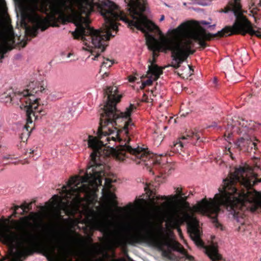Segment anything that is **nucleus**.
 <instances>
[{
  "instance_id": "nucleus-1",
  "label": "nucleus",
  "mask_w": 261,
  "mask_h": 261,
  "mask_svg": "<svg viewBox=\"0 0 261 261\" xmlns=\"http://www.w3.org/2000/svg\"><path fill=\"white\" fill-rule=\"evenodd\" d=\"M115 99L116 101H114L111 100L109 97L108 98L105 119L101 120V125L99 126L97 133L98 137L101 139L103 137H106V140L108 142L117 140L120 143L115 148L112 147L114 153L118 160H123L125 158H128L126 153H129L145 162L148 156L145 148L139 146L132 147L129 145L130 138L123 141L119 137L120 133L122 132H124L126 136H128V127L134 125L130 116L133 110L136 109V107L134 105L130 103L129 107L126 108L124 112H121L116 108V104L120 101L121 97Z\"/></svg>"
},
{
  "instance_id": "nucleus-2",
  "label": "nucleus",
  "mask_w": 261,
  "mask_h": 261,
  "mask_svg": "<svg viewBox=\"0 0 261 261\" xmlns=\"http://www.w3.org/2000/svg\"><path fill=\"white\" fill-rule=\"evenodd\" d=\"M132 9L134 12V15L131 18L132 20H129L127 15L123 11L118 9V6L113 1L111 0H101L98 3V9L100 15L104 18L105 22L107 25V31L106 35V40H109L111 37H113L115 34H113L111 31L113 30L116 32L118 31V27L117 23V20H121L127 24V27L131 29L133 27L136 28L145 34L146 37V44L148 46V49L152 51V56L153 60H151L154 63L155 62V57H158V55L154 51L159 50L163 51L162 44L160 47L156 46V42L157 41L155 36L149 33V32L153 30H159V27L152 21L150 20L144 14L136 10L137 3L133 2L132 3Z\"/></svg>"
},
{
  "instance_id": "nucleus-3",
  "label": "nucleus",
  "mask_w": 261,
  "mask_h": 261,
  "mask_svg": "<svg viewBox=\"0 0 261 261\" xmlns=\"http://www.w3.org/2000/svg\"><path fill=\"white\" fill-rule=\"evenodd\" d=\"M35 213L32 212L30 215L21 217L19 220H12L10 225L6 224L8 219L2 220V224H6L9 228L16 232L18 236L17 242L14 244L6 243L0 238V241L4 244L11 247L8 256L4 257L0 261H5L10 256L15 261H23L27 256L33 255L35 252H39L37 249V236L34 231V226L31 222L32 215Z\"/></svg>"
},
{
  "instance_id": "nucleus-4",
  "label": "nucleus",
  "mask_w": 261,
  "mask_h": 261,
  "mask_svg": "<svg viewBox=\"0 0 261 261\" xmlns=\"http://www.w3.org/2000/svg\"><path fill=\"white\" fill-rule=\"evenodd\" d=\"M56 13L59 15V19L63 24L72 22L76 27L75 30L71 32L74 39L81 38L83 41H90L95 48H101V52L105 51L106 47L102 42L103 39L100 36V31L88 24L84 27L83 24L84 17L76 14V11L72 5H69L65 2H62L57 6Z\"/></svg>"
},
{
  "instance_id": "nucleus-5",
  "label": "nucleus",
  "mask_w": 261,
  "mask_h": 261,
  "mask_svg": "<svg viewBox=\"0 0 261 261\" xmlns=\"http://www.w3.org/2000/svg\"><path fill=\"white\" fill-rule=\"evenodd\" d=\"M90 217H91L95 229L102 233L106 239L109 240L116 247L124 246L127 243L134 245L140 242L145 243L148 246H152L154 244V240L149 235L151 228L148 223H141L137 227L141 233L135 238L129 237L126 242L125 239L116 234L117 228L112 221L101 217L94 218L92 214Z\"/></svg>"
},
{
  "instance_id": "nucleus-6",
  "label": "nucleus",
  "mask_w": 261,
  "mask_h": 261,
  "mask_svg": "<svg viewBox=\"0 0 261 261\" xmlns=\"http://www.w3.org/2000/svg\"><path fill=\"white\" fill-rule=\"evenodd\" d=\"M228 4L229 6L220 10L219 13H232L236 20L231 26L226 25L216 33H206L202 28L203 31L193 34L192 38L198 42L201 48L204 49L206 47L207 44L205 41H210L214 37L222 38L234 35L236 31L243 25V22L246 20V17L243 14L240 0H233L229 2Z\"/></svg>"
},
{
  "instance_id": "nucleus-7",
  "label": "nucleus",
  "mask_w": 261,
  "mask_h": 261,
  "mask_svg": "<svg viewBox=\"0 0 261 261\" xmlns=\"http://www.w3.org/2000/svg\"><path fill=\"white\" fill-rule=\"evenodd\" d=\"M247 170H248L247 168L245 169L243 167L236 168L229 178L223 180L224 187L223 190H219V194H220L219 199V203L226 206L227 210L232 213L233 217L238 222L240 221L236 209L244 206V198L246 197V194L239 192L236 187L235 184L237 182H240L242 185L243 178L241 180L238 174L245 173ZM242 177H244L242 176Z\"/></svg>"
},
{
  "instance_id": "nucleus-8",
  "label": "nucleus",
  "mask_w": 261,
  "mask_h": 261,
  "mask_svg": "<svg viewBox=\"0 0 261 261\" xmlns=\"http://www.w3.org/2000/svg\"><path fill=\"white\" fill-rule=\"evenodd\" d=\"M88 138V147L92 149L93 151L90 154L91 160L88 164L87 171L85 175L81 177L80 182L82 184L98 182L101 184L102 177L105 175V165L101 163H98L97 158L99 150L102 147L106 146L107 143L105 144L103 141L99 140L92 136L89 135Z\"/></svg>"
},
{
  "instance_id": "nucleus-9",
  "label": "nucleus",
  "mask_w": 261,
  "mask_h": 261,
  "mask_svg": "<svg viewBox=\"0 0 261 261\" xmlns=\"http://www.w3.org/2000/svg\"><path fill=\"white\" fill-rule=\"evenodd\" d=\"M193 35V34L192 35ZM191 39L185 40L183 43H176L174 41L168 39L164 41L162 44L163 52L166 53L167 50L171 51V58L173 61L182 64L186 61L190 55H192L195 53V50L192 49L194 43L191 36ZM195 42H196L195 40Z\"/></svg>"
},
{
  "instance_id": "nucleus-10",
  "label": "nucleus",
  "mask_w": 261,
  "mask_h": 261,
  "mask_svg": "<svg viewBox=\"0 0 261 261\" xmlns=\"http://www.w3.org/2000/svg\"><path fill=\"white\" fill-rule=\"evenodd\" d=\"M188 232L194 243L198 247L203 248L205 254L211 261H222V255L219 253L217 246L214 245L204 246L200 238L201 231L199 227V222L197 219L190 217L187 223Z\"/></svg>"
},
{
  "instance_id": "nucleus-11",
  "label": "nucleus",
  "mask_w": 261,
  "mask_h": 261,
  "mask_svg": "<svg viewBox=\"0 0 261 261\" xmlns=\"http://www.w3.org/2000/svg\"><path fill=\"white\" fill-rule=\"evenodd\" d=\"M220 197V194H216L215 196V200L208 201L206 200V198H203L198 203L197 205L196 206V208L197 211L203 212L208 215L212 214H216V216L211 218L212 222L214 223L215 226L217 228H220L221 230H223V226L218 221V220L217 219V214L220 211V205L223 206L224 207H225L226 210L228 212H229L232 215L233 219H235L236 220H237L233 217L232 213L228 211L226 206L219 203V199ZM243 207V206H242L240 208L236 209V212L238 213V216L239 217V220L240 221L238 222V223H242L241 220L243 219V218L242 216V214L239 212V210H242ZM236 221L238 222L237 221Z\"/></svg>"
},
{
  "instance_id": "nucleus-12",
  "label": "nucleus",
  "mask_w": 261,
  "mask_h": 261,
  "mask_svg": "<svg viewBox=\"0 0 261 261\" xmlns=\"http://www.w3.org/2000/svg\"><path fill=\"white\" fill-rule=\"evenodd\" d=\"M43 254L48 260L55 259L58 256H67L69 255L70 246L67 241L58 243L56 246L46 245L43 246Z\"/></svg>"
},
{
  "instance_id": "nucleus-13",
  "label": "nucleus",
  "mask_w": 261,
  "mask_h": 261,
  "mask_svg": "<svg viewBox=\"0 0 261 261\" xmlns=\"http://www.w3.org/2000/svg\"><path fill=\"white\" fill-rule=\"evenodd\" d=\"M33 19L36 27L29 31L30 35L33 38L38 35L39 29L41 31H44L50 25V22L47 18H44L37 13H34Z\"/></svg>"
},
{
  "instance_id": "nucleus-14",
  "label": "nucleus",
  "mask_w": 261,
  "mask_h": 261,
  "mask_svg": "<svg viewBox=\"0 0 261 261\" xmlns=\"http://www.w3.org/2000/svg\"><path fill=\"white\" fill-rule=\"evenodd\" d=\"M2 221L0 220V222ZM18 234L13 231L5 223H0V238L3 239L6 243L14 244L18 241Z\"/></svg>"
},
{
  "instance_id": "nucleus-15",
  "label": "nucleus",
  "mask_w": 261,
  "mask_h": 261,
  "mask_svg": "<svg viewBox=\"0 0 261 261\" xmlns=\"http://www.w3.org/2000/svg\"><path fill=\"white\" fill-rule=\"evenodd\" d=\"M117 91V88L114 89L113 87H108L105 90H104V94L105 96H107V99L106 100V101L105 102L104 105L101 107L100 109L101 112L100 113V120H99V126L101 125V120L102 119H105V114L106 112V109L107 108V107H106V103L107 102L108 98L109 97L110 99L111 100H113L115 101H116V98L118 97H122L121 95H119L118 96H116L114 94V93H116Z\"/></svg>"
},
{
  "instance_id": "nucleus-16",
  "label": "nucleus",
  "mask_w": 261,
  "mask_h": 261,
  "mask_svg": "<svg viewBox=\"0 0 261 261\" xmlns=\"http://www.w3.org/2000/svg\"><path fill=\"white\" fill-rule=\"evenodd\" d=\"M247 34L251 36H255L261 38V33L254 30L251 23L246 18V20L243 22V25L240 28H238L234 34H241L242 36H245Z\"/></svg>"
},
{
  "instance_id": "nucleus-17",
  "label": "nucleus",
  "mask_w": 261,
  "mask_h": 261,
  "mask_svg": "<svg viewBox=\"0 0 261 261\" xmlns=\"http://www.w3.org/2000/svg\"><path fill=\"white\" fill-rule=\"evenodd\" d=\"M166 227L168 229H176L179 234L181 233L179 226L181 223L180 217L176 214H167L166 216Z\"/></svg>"
},
{
  "instance_id": "nucleus-18",
  "label": "nucleus",
  "mask_w": 261,
  "mask_h": 261,
  "mask_svg": "<svg viewBox=\"0 0 261 261\" xmlns=\"http://www.w3.org/2000/svg\"><path fill=\"white\" fill-rule=\"evenodd\" d=\"M23 97L25 99V102L28 105L25 106V108H30V106L32 107V110L36 111L38 109V105H39V100L40 98H38L35 93H28V91H22ZM39 95V94H36Z\"/></svg>"
},
{
  "instance_id": "nucleus-19",
  "label": "nucleus",
  "mask_w": 261,
  "mask_h": 261,
  "mask_svg": "<svg viewBox=\"0 0 261 261\" xmlns=\"http://www.w3.org/2000/svg\"><path fill=\"white\" fill-rule=\"evenodd\" d=\"M148 62L150 63V65L148 67L147 73L151 74L152 76H153V80L156 81L159 79L160 75L163 74V68L157 64H154L151 61L150 59L148 60Z\"/></svg>"
},
{
  "instance_id": "nucleus-20",
  "label": "nucleus",
  "mask_w": 261,
  "mask_h": 261,
  "mask_svg": "<svg viewBox=\"0 0 261 261\" xmlns=\"http://www.w3.org/2000/svg\"><path fill=\"white\" fill-rule=\"evenodd\" d=\"M23 91H28V93L35 94L42 93L46 91V89L37 82H31L27 85V88Z\"/></svg>"
},
{
  "instance_id": "nucleus-21",
  "label": "nucleus",
  "mask_w": 261,
  "mask_h": 261,
  "mask_svg": "<svg viewBox=\"0 0 261 261\" xmlns=\"http://www.w3.org/2000/svg\"><path fill=\"white\" fill-rule=\"evenodd\" d=\"M3 33V25L0 22V36ZM11 48L9 43L6 41H3L0 44V60H2L4 58V54H6L8 50H11ZM2 61H0L1 62Z\"/></svg>"
},
{
  "instance_id": "nucleus-22",
  "label": "nucleus",
  "mask_w": 261,
  "mask_h": 261,
  "mask_svg": "<svg viewBox=\"0 0 261 261\" xmlns=\"http://www.w3.org/2000/svg\"><path fill=\"white\" fill-rule=\"evenodd\" d=\"M253 178L254 180L252 181L248 178L243 177L242 185L247 189H251L252 187L261 182V178L260 179H258L257 177Z\"/></svg>"
},
{
  "instance_id": "nucleus-23",
  "label": "nucleus",
  "mask_w": 261,
  "mask_h": 261,
  "mask_svg": "<svg viewBox=\"0 0 261 261\" xmlns=\"http://www.w3.org/2000/svg\"><path fill=\"white\" fill-rule=\"evenodd\" d=\"M26 114H27V124H31L33 123L32 120V116L35 117V119L36 120L38 119L39 115L38 114H36V111L34 110H32V107L30 106V108H28L26 110Z\"/></svg>"
},
{
  "instance_id": "nucleus-24",
  "label": "nucleus",
  "mask_w": 261,
  "mask_h": 261,
  "mask_svg": "<svg viewBox=\"0 0 261 261\" xmlns=\"http://www.w3.org/2000/svg\"><path fill=\"white\" fill-rule=\"evenodd\" d=\"M65 214L68 216H73L75 215L77 208L72 204L66 203L64 208Z\"/></svg>"
},
{
  "instance_id": "nucleus-25",
  "label": "nucleus",
  "mask_w": 261,
  "mask_h": 261,
  "mask_svg": "<svg viewBox=\"0 0 261 261\" xmlns=\"http://www.w3.org/2000/svg\"><path fill=\"white\" fill-rule=\"evenodd\" d=\"M21 92H19L17 94L16 93H12L9 95V97L10 98V101L13 103H17L19 104L18 102L20 101V100L23 97V94L21 93Z\"/></svg>"
},
{
  "instance_id": "nucleus-26",
  "label": "nucleus",
  "mask_w": 261,
  "mask_h": 261,
  "mask_svg": "<svg viewBox=\"0 0 261 261\" xmlns=\"http://www.w3.org/2000/svg\"><path fill=\"white\" fill-rule=\"evenodd\" d=\"M247 169L250 172L252 177H258V174L256 172L259 170L261 171V166L257 162H255L253 167H248Z\"/></svg>"
},
{
  "instance_id": "nucleus-27",
  "label": "nucleus",
  "mask_w": 261,
  "mask_h": 261,
  "mask_svg": "<svg viewBox=\"0 0 261 261\" xmlns=\"http://www.w3.org/2000/svg\"><path fill=\"white\" fill-rule=\"evenodd\" d=\"M128 2H126V0H125V3L127 4V7L126 8L127 11L128 12L129 15L131 17H132V15H134V12L133 11V9H130L132 7H133L132 5V3L133 2H136L137 3V7L136 8V10L137 11H139V8L140 6V2H139L140 0H127Z\"/></svg>"
},
{
  "instance_id": "nucleus-28",
  "label": "nucleus",
  "mask_w": 261,
  "mask_h": 261,
  "mask_svg": "<svg viewBox=\"0 0 261 261\" xmlns=\"http://www.w3.org/2000/svg\"><path fill=\"white\" fill-rule=\"evenodd\" d=\"M191 138L196 139L197 141H198L199 142H203L202 139H201V138H200L199 134L197 132H191L189 133V134H188L187 135V137H186L185 136H182L181 138V139L182 140H184V139H189Z\"/></svg>"
},
{
  "instance_id": "nucleus-29",
  "label": "nucleus",
  "mask_w": 261,
  "mask_h": 261,
  "mask_svg": "<svg viewBox=\"0 0 261 261\" xmlns=\"http://www.w3.org/2000/svg\"><path fill=\"white\" fill-rule=\"evenodd\" d=\"M103 58L106 60V61H103L102 63V64L100 66V69L99 70V73L102 72V70L103 68H108L110 67L114 63V60H110L109 58H106L104 57H103Z\"/></svg>"
},
{
  "instance_id": "nucleus-30",
  "label": "nucleus",
  "mask_w": 261,
  "mask_h": 261,
  "mask_svg": "<svg viewBox=\"0 0 261 261\" xmlns=\"http://www.w3.org/2000/svg\"><path fill=\"white\" fill-rule=\"evenodd\" d=\"M224 68L227 72L231 71L234 69V67L233 66V63L231 59H228V60L225 62Z\"/></svg>"
},
{
  "instance_id": "nucleus-31",
  "label": "nucleus",
  "mask_w": 261,
  "mask_h": 261,
  "mask_svg": "<svg viewBox=\"0 0 261 261\" xmlns=\"http://www.w3.org/2000/svg\"><path fill=\"white\" fill-rule=\"evenodd\" d=\"M188 24L186 22H182L180 25H179L176 28L174 29L171 30V29H169L168 31V33H170L171 31H173L174 33H181L184 29H185L187 28Z\"/></svg>"
},
{
  "instance_id": "nucleus-32",
  "label": "nucleus",
  "mask_w": 261,
  "mask_h": 261,
  "mask_svg": "<svg viewBox=\"0 0 261 261\" xmlns=\"http://www.w3.org/2000/svg\"><path fill=\"white\" fill-rule=\"evenodd\" d=\"M181 189L177 188L176 189V191H177V192L178 193V194L174 195V196L176 197L177 198H179L180 200L182 201H186L188 199L189 196H185V194L181 192Z\"/></svg>"
},
{
  "instance_id": "nucleus-33",
  "label": "nucleus",
  "mask_w": 261,
  "mask_h": 261,
  "mask_svg": "<svg viewBox=\"0 0 261 261\" xmlns=\"http://www.w3.org/2000/svg\"><path fill=\"white\" fill-rule=\"evenodd\" d=\"M153 77L152 75H150L148 77V79L146 81H145L142 83L141 86H140V89H144L147 86H150L152 84L153 81Z\"/></svg>"
},
{
  "instance_id": "nucleus-34",
  "label": "nucleus",
  "mask_w": 261,
  "mask_h": 261,
  "mask_svg": "<svg viewBox=\"0 0 261 261\" xmlns=\"http://www.w3.org/2000/svg\"><path fill=\"white\" fill-rule=\"evenodd\" d=\"M164 245L167 246L169 249H170L173 251L180 252L178 248L179 244L178 243L174 245H171L169 243L166 242L164 243Z\"/></svg>"
},
{
  "instance_id": "nucleus-35",
  "label": "nucleus",
  "mask_w": 261,
  "mask_h": 261,
  "mask_svg": "<svg viewBox=\"0 0 261 261\" xmlns=\"http://www.w3.org/2000/svg\"><path fill=\"white\" fill-rule=\"evenodd\" d=\"M69 186L70 187V189L69 190H67L66 189L65 186H63V188L65 189L64 190V191L66 192V195L67 196L71 195L72 192H75L79 190V188H75L74 187H71L70 185H69Z\"/></svg>"
},
{
  "instance_id": "nucleus-36",
  "label": "nucleus",
  "mask_w": 261,
  "mask_h": 261,
  "mask_svg": "<svg viewBox=\"0 0 261 261\" xmlns=\"http://www.w3.org/2000/svg\"><path fill=\"white\" fill-rule=\"evenodd\" d=\"M193 74V72H191L190 70H187L186 73H178V74L182 79H188L189 77H190Z\"/></svg>"
},
{
  "instance_id": "nucleus-37",
  "label": "nucleus",
  "mask_w": 261,
  "mask_h": 261,
  "mask_svg": "<svg viewBox=\"0 0 261 261\" xmlns=\"http://www.w3.org/2000/svg\"><path fill=\"white\" fill-rule=\"evenodd\" d=\"M197 4L202 6H206L211 4V0H199Z\"/></svg>"
},
{
  "instance_id": "nucleus-38",
  "label": "nucleus",
  "mask_w": 261,
  "mask_h": 261,
  "mask_svg": "<svg viewBox=\"0 0 261 261\" xmlns=\"http://www.w3.org/2000/svg\"><path fill=\"white\" fill-rule=\"evenodd\" d=\"M32 202H30L29 203H27L25 202L22 203L21 205V208H23L24 210H31L32 207Z\"/></svg>"
},
{
  "instance_id": "nucleus-39",
  "label": "nucleus",
  "mask_w": 261,
  "mask_h": 261,
  "mask_svg": "<svg viewBox=\"0 0 261 261\" xmlns=\"http://www.w3.org/2000/svg\"><path fill=\"white\" fill-rule=\"evenodd\" d=\"M244 137L245 138V141H247V144H249L254 141H257V140L256 139L255 137H252L248 135H246Z\"/></svg>"
},
{
  "instance_id": "nucleus-40",
  "label": "nucleus",
  "mask_w": 261,
  "mask_h": 261,
  "mask_svg": "<svg viewBox=\"0 0 261 261\" xmlns=\"http://www.w3.org/2000/svg\"><path fill=\"white\" fill-rule=\"evenodd\" d=\"M60 98H61V97L59 96V95L58 94H55V93L51 94L48 96V98L50 99V100L52 101H55L57 99H59Z\"/></svg>"
},
{
  "instance_id": "nucleus-41",
  "label": "nucleus",
  "mask_w": 261,
  "mask_h": 261,
  "mask_svg": "<svg viewBox=\"0 0 261 261\" xmlns=\"http://www.w3.org/2000/svg\"><path fill=\"white\" fill-rule=\"evenodd\" d=\"M238 124L239 125H242L243 127H246L250 129H253L254 127H256L254 123L252 125L249 123V125H247V124L245 125L244 123L242 124L240 122H238Z\"/></svg>"
},
{
  "instance_id": "nucleus-42",
  "label": "nucleus",
  "mask_w": 261,
  "mask_h": 261,
  "mask_svg": "<svg viewBox=\"0 0 261 261\" xmlns=\"http://www.w3.org/2000/svg\"><path fill=\"white\" fill-rule=\"evenodd\" d=\"M30 126L27 124V125H24L23 127V132H25V136H29L30 135L31 132L29 131V128Z\"/></svg>"
},
{
  "instance_id": "nucleus-43",
  "label": "nucleus",
  "mask_w": 261,
  "mask_h": 261,
  "mask_svg": "<svg viewBox=\"0 0 261 261\" xmlns=\"http://www.w3.org/2000/svg\"><path fill=\"white\" fill-rule=\"evenodd\" d=\"M79 7H80V11L81 12V13H83L84 14H86L87 13V10H85L84 9V4L83 2H81L79 3Z\"/></svg>"
},
{
  "instance_id": "nucleus-44",
  "label": "nucleus",
  "mask_w": 261,
  "mask_h": 261,
  "mask_svg": "<svg viewBox=\"0 0 261 261\" xmlns=\"http://www.w3.org/2000/svg\"><path fill=\"white\" fill-rule=\"evenodd\" d=\"M180 64H178V63H176L175 62V63H173V62H172L171 64L169 65H168L167 67H172L173 68H174V69H178L180 66Z\"/></svg>"
},
{
  "instance_id": "nucleus-45",
  "label": "nucleus",
  "mask_w": 261,
  "mask_h": 261,
  "mask_svg": "<svg viewBox=\"0 0 261 261\" xmlns=\"http://www.w3.org/2000/svg\"><path fill=\"white\" fill-rule=\"evenodd\" d=\"M156 162L157 163L159 164V165H163L164 164V163H167L168 161H167V160L166 159V158L165 156H164L162 159H161V160H156Z\"/></svg>"
},
{
  "instance_id": "nucleus-46",
  "label": "nucleus",
  "mask_w": 261,
  "mask_h": 261,
  "mask_svg": "<svg viewBox=\"0 0 261 261\" xmlns=\"http://www.w3.org/2000/svg\"><path fill=\"white\" fill-rule=\"evenodd\" d=\"M29 136L26 137L25 135V132H22L20 136V139L22 141L24 142L25 140V141H27V139L28 138Z\"/></svg>"
},
{
  "instance_id": "nucleus-47",
  "label": "nucleus",
  "mask_w": 261,
  "mask_h": 261,
  "mask_svg": "<svg viewBox=\"0 0 261 261\" xmlns=\"http://www.w3.org/2000/svg\"><path fill=\"white\" fill-rule=\"evenodd\" d=\"M37 113H38L41 116H44L46 114V113L42 109H38V108L36 111V114H37Z\"/></svg>"
},
{
  "instance_id": "nucleus-48",
  "label": "nucleus",
  "mask_w": 261,
  "mask_h": 261,
  "mask_svg": "<svg viewBox=\"0 0 261 261\" xmlns=\"http://www.w3.org/2000/svg\"><path fill=\"white\" fill-rule=\"evenodd\" d=\"M110 198L112 200H114L115 203H116V204H117V202L116 201V199L117 198V196H116V195L114 193H111L110 194Z\"/></svg>"
},
{
  "instance_id": "nucleus-49",
  "label": "nucleus",
  "mask_w": 261,
  "mask_h": 261,
  "mask_svg": "<svg viewBox=\"0 0 261 261\" xmlns=\"http://www.w3.org/2000/svg\"><path fill=\"white\" fill-rule=\"evenodd\" d=\"M137 80V78L134 76H129L128 80L130 83H134Z\"/></svg>"
},
{
  "instance_id": "nucleus-50",
  "label": "nucleus",
  "mask_w": 261,
  "mask_h": 261,
  "mask_svg": "<svg viewBox=\"0 0 261 261\" xmlns=\"http://www.w3.org/2000/svg\"><path fill=\"white\" fill-rule=\"evenodd\" d=\"M59 217L61 219H62V220H63V221L66 222H68L71 220L70 217L64 218L61 214L59 215Z\"/></svg>"
},
{
  "instance_id": "nucleus-51",
  "label": "nucleus",
  "mask_w": 261,
  "mask_h": 261,
  "mask_svg": "<svg viewBox=\"0 0 261 261\" xmlns=\"http://www.w3.org/2000/svg\"><path fill=\"white\" fill-rule=\"evenodd\" d=\"M105 180L106 184L107 185H111L113 182V180L112 179L108 178H105Z\"/></svg>"
},
{
  "instance_id": "nucleus-52",
  "label": "nucleus",
  "mask_w": 261,
  "mask_h": 261,
  "mask_svg": "<svg viewBox=\"0 0 261 261\" xmlns=\"http://www.w3.org/2000/svg\"><path fill=\"white\" fill-rule=\"evenodd\" d=\"M232 136V133H229L228 134V136H227V138L225 139V140L228 142H229V143H230V141L231 140V138Z\"/></svg>"
},
{
  "instance_id": "nucleus-53",
  "label": "nucleus",
  "mask_w": 261,
  "mask_h": 261,
  "mask_svg": "<svg viewBox=\"0 0 261 261\" xmlns=\"http://www.w3.org/2000/svg\"><path fill=\"white\" fill-rule=\"evenodd\" d=\"M243 57L245 58L246 59H248V54L245 51H243L241 54V57H240L242 58Z\"/></svg>"
},
{
  "instance_id": "nucleus-54",
  "label": "nucleus",
  "mask_w": 261,
  "mask_h": 261,
  "mask_svg": "<svg viewBox=\"0 0 261 261\" xmlns=\"http://www.w3.org/2000/svg\"><path fill=\"white\" fill-rule=\"evenodd\" d=\"M217 126H217V122H213L211 125L207 126L206 127L207 128L217 127Z\"/></svg>"
},
{
  "instance_id": "nucleus-55",
  "label": "nucleus",
  "mask_w": 261,
  "mask_h": 261,
  "mask_svg": "<svg viewBox=\"0 0 261 261\" xmlns=\"http://www.w3.org/2000/svg\"><path fill=\"white\" fill-rule=\"evenodd\" d=\"M199 23L200 24H201L202 25H208L210 24V23L209 22H207V21L206 20H201L199 22Z\"/></svg>"
},
{
  "instance_id": "nucleus-56",
  "label": "nucleus",
  "mask_w": 261,
  "mask_h": 261,
  "mask_svg": "<svg viewBox=\"0 0 261 261\" xmlns=\"http://www.w3.org/2000/svg\"><path fill=\"white\" fill-rule=\"evenodd\" d=\"M184 144L185 143L184 142L179 140V141L176 143L175 145H178L180 147H184Z\"/></svg>"
},
{
  "instance_id": "nucleus-57",
  "label": "nucleus",
  "mask_w": 261,
  "mask_h": 261,
  "mask_svg": "<svg viewBox=\"0 0 261 261\" xmlns=\"http://www.w3.org/2000/svg\"><path fill=\"white\" fill-rule=\"evenodd\" d=\"M17 211H13L12 214L10 216L9 219L11 218L12 217H17Z\"/></svg>"
},
{
  "instance_id": "nucleus-58",
  "label": "nucleus",
  "mask_w": 261,
  "mask_h": 261,
  "mask_svg": "<svg viewBox=\"0 0 261 261\" xmlns=\"http://www.w3.org/2000/svg\"><path fill=\"white\" fill-rule=\"evenodd\" d=\"M143 97H144V98H143L142 99V100H141L142 101H143V102H148V97H147V96H146V95L145 94H143Z\"/></svg>"
},
{
  "instance_id": "nucleus-59",
  "label": "nucleus",
  "mask_w": 261,
  "mask_h": 261,
  "mask_svg": "<svg viewBox=\"0 0 261 261\" xmlns=\"http://www.w3.org/2000/svg\"><path fill=\"white\" fill-rule=\"evenodd\" d=\"M234 144L235 145L237 146V147H240V145H241V142L239 141V140H237L235 142H234Z\"/></svg>"
},
{
  "instance_id": "nucleus-60",
  "label": "nucleus",
  "mask_w": 261,
  "mask_h": 261,
  "mask_svg": "<svg viewBox=\"0 0 261 261\" xmlns=\"http://www.w3.org/2000/svg\"><path fill=\"white\" fill-rule=\"evenodd\" d=\"M256 210H257L256 206H252L250 208L251 212H252L253 213H254L255 212H256Z\"/></svg>"
},
{
  "instance_id": "nucleus-61",
  "label": "nucleus",
  "mask_w": 261,
  "mask_h": 261,
  "mask_svg": "<svg viewBox=\"0 0 261 261\" xmlns=\"http://www.w3.org/2000/svg\"><path fill=\"white\" fill-rule=\"evenodd\" d=\"M241 143H243L245 141V138L244 137H241L238 139Z\"/></svg>"
},
{
  "instance_id": "nucleus-62",
  "label": "nucleus",
  "mask_w": 261,
  "mask_h": 261,
  "mask_svg": "<svg viewBox=\"0 0 261 261\" xmlns=\"http://www.w3.org/2000/svg\"><path fill=\"white\" fill-rule=\"evenodd\" d=\"M216 25V24H214L212 25L208 24V25L207 26V28L212 29L213 30L215 28Z\"/></svg>"
},
{
  "instance_id": "nucleus-63",
  "label": "nucleus",
  "mask_w": 261,
  "mask_h": 261,
  "mask_svg": "<svg viewBox=\"0 0 261 261\" xmlns=\"http://www.w3.org/2000/svg\"><path fill=\"white\" fill-rule=\"evenodd\" d=\"M218 82V79L216 77H214L213 79V83L215 84H217Z\"/></svg>"
},
{
  "instance_id": "nucleus-64",
  "label": "nucleus",
  "mask_w": 261,
  "mask_h": 261,
  "mask_svg": "<svg viewBox=\"0 0 261 261\" xmlns=\"http://www.w3.org/2000/svg\"><path fill=\"white\" fill-rule=\"evenodd\" d=\"M160 230L162 232H165L166 230H165V228H164L163 227L161 226H160L159 227Z\"/></svg>"
}]
</instances>
